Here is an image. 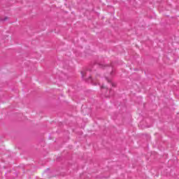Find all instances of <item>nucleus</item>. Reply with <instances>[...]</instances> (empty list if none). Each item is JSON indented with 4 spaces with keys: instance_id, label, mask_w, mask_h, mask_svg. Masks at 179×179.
I'll use <instances>...</instances> for the list:
<instances>
[{
    "instance_id": "1",
    "label": "nucleus",
    "mask_w": 179,
    "mask_h": 179,
    "mask_svg": "<svg viewBox=\"0 0 179 179\" xmlns=\"http://www.w3.org/2000/svg\"><path fill=\"white\" fill-rule=\"evenodd\" d=\"M107 82L109 83L110 86H115V85L111 82V79H107Z\"/></svg>"
},
{
    "instance_id": "2",
    "label": "nucleus",
    "mask_w": 179,
    "mask_h": 179,
    "mask_svg": "<svg viewBox=\"0 0 179 179\" xmlns=\"http://www.w3.org/2000/svg\"><path fill=\"white\" fill-rule=\"evenodd\" d=\"M81 75H82V76H85V72L81 71Z\"/></svg>"
}]
</instances>
